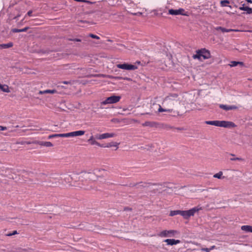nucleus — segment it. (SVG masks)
I'll list each match as a JSON object with an SVG mask.
<instances>
[{
	"instance_id": "nucleus-12",
	"label": "nucleus",
	"mask_w": 252,
	"mask_h": 252,
	"mask_svg": "<svg viewBox=\"0 0 252 252\" xmlns=\"http://www.w3.org/2000/svg\"><path fill=\"white\" fill-rule=\"evenodd\" d=\"M163 242L166 243L168 245L173 246L180 243L181 241L173 239H167L164 240Z\"/></svg>"
},
{
	"instance_id": "nucleus-27",
	"label": "nucleus",
	"mask_w": 252,
	"mask_h": 252,
	"mask_svg": "<svg viewBox=\"0 0 252 252\" xmlns=\"http://www.w3.org/2000/svg\"><path fill=\"white\" fill-rule=\"evenodd\" d=\"M85 131L84 130H78L73 131L74 136H81L84 134Z\"/></svg>"
},
{
	"instance_id": "nucleus-44",
	"label": "nucleus",
	"mask_w": 252,
	"mask_h": 252,
	"mask_svg": "<svg viewBox=\"0 0 252 252\" xmlns=\"http://www.w3.org/2000/svg\"><path fill=\"white\" fill-rule=\"evenodd\" d=\"M201 250L202 251H204V252H210V250L209 248H202L201 249Z\"/></svg>"
},
{
	"instance_id": "nucleus-37",
	"label": "nucleus",
	"mask_w": 252,
	"mask_h": 252,
	"mask_svg": "<svg viewBox=\"0 0 252 252\" xmlns=\"http://www.w3.org/2000/svg\"><path fill=\"white\" fill-rule=\"evenodd\" d=\"M116 78H117L118 79H124L125 80H127V81L131 80V79L130 78L126 77H117Z\"/></svg>"
},
{
	"instance_id": "nucleus-33",
	"label": "nucleus",
	"mask_w": 252,
	"mask_h": 252,
	"mask_svg": "<svg viewBox=\"0 0 252 252\" xmlns=\"http://www.w3.org/2000/svg\"><path fill=\"white\" fill-rule=\"evenodd\" d=\"M238 61H232L230 65L231 67L236 66L238 65Z\"/></svg>"
},
{
	"instance_id": "nucleus-2",
	"label": "nucleus",
	"mask_w": 252,
	"mask_h": 252,
	"mask_svg": "<svg viewBox=\"0 0 252 252\" xmlns=\"http://www.w3.org/2000/svg\"><path fill=\"white\" fill-rule=\"evenodd\" d=\"M201 57L204 60L210 59L211 57L210 51L205 48H202L196 50V54L192 56V58L194 59H198L199 60H201Z\"/></svg>"
},
{
	"instance_id": "nucleus-42",
	"label": "nucleus",
	"mask_w": 252,
	"mask_h": 252,
	"mask_svg": "<svg viewBox=\"0 0 252 252\" xmlns=\"http://www.w3.org/2000/svg\"><path fill=\"white\" fill-rule=\"evenodd\" d=\"M166 129H174V126H171L170 125H166L165 126V127H164Z\"/></svg>"
},
{
	"instance_id": "nucleus-32",
	"label": "nucleus",
	"mask_w": 252,
	"mask_h": 252,
	"mask_svg": "<svg viewBox=\"0 0 252 252\" xmlns=\"http://www.w3.org/2000/svg\"><path fill=\"white\" fill-rule=\"evenodd\" d=\"M88 36L91 37L93 38L97 39H99L100 38L99 36H98L97 35H95L94 34H93V33H90L88 35Z\"/></svg>"
},
{
	"instance_id": "nucleus-35",
	"label": "nucleus",
	"mask_w": 252,
	"mask_h": 252,
	"mask_svg": "<svg viewBox=\"0 0 252 252\" xmlns=\"http://www.w3.org/2000/svg\"><path fill=\"white\" fill-rule=\"evenodd\" d=\"M230 159L231 161H235V160L243 161L244 160V159H243L242 158H231Z\"/></svg>"
},
{
	"instance_id": "nucleus-25",
	"label": "nucleus",
	"mask_w": 252,
	"mask_h": 252,
	"mask_svg": "<svg viewBox=\"0 0 252 252\" xmlns=\"http://www.w3.org/2000/svg\"><path fill=\"white\" fill-rule=\"evenodd\" d=\"M57 91L55 89L54 90H46L45 91H40L39 92V94H55L57 93Z\"/></svg>"
},
{
	"instance_id": "nucleus-14",
	"label": "nucleus",
	"mask_w": 252,
	"mask_h": 252,
	"mask_svg": "<svg viewBox=\"0 0 252 252\" xmlns=\"http://www.w3.org/2000/svg\"><path fill=\"white\" fill-rule=\"evenodd\" d=\"M158 123L155 122L146 121L142 124L143 126H149L151 127H157Z\"/></svg>"
},
{
	"instance_id": "nucleus-46",
	"label": "nucleus",
	"mask_w": 252,
	"mask_h": 252,
	"mask_svg": "<svg viewBox=\"0 0 252 252\" xmlns=\"http://www.w3.org/2000/svg\"><path fill=\"white\" fill-rule=\"evenodd\" d=\"M6 129H7V127L0 126V130H5Z\"/></svg>"
},
{
	"instance_id": "nucleus-31",
	"label": "nucleus",
	"mask_w": 252,
	"mask_h": 252,
	"mask_svg": "<svg viewBox=\"0 0 252 252\" xmlns=\"http://www.w3.org/2000/svg\"><path fill=\"white\" fill-rule=\"evenodd\" d=\"M103 134H96L94 135V138L95 139H99V140H100V139H103Z\"/></svg>"
},
{
	"instance_id": "nucleus-29",
	"label": "nucleus",
	"mask_w": 252,
	"mask_h": 252,
	"mask_svg": "<svg viewBox=\"0 0 252 252\" xmlns=\"http://www.w3.org/2000/svg\"><path fill=\"white\" fill-rule=\"evenodd\" d=\"M180 212L181 210L171 211L169 214V216L172 217L177 215H180Z\"/></svg>"
},
{
	"instance_id": "nucleus-57",
	"label": "nucleus",
	"mask_w": 252,
	"mask_h": 252,
	"mask_svg": "<svg viewBox=\"0 0 252 252\" xmlns=\"http://www.w3.org/2000/svg\"><path fill=\"white\" fill-rule=\"evenodd\" d=\"M230 156H235V155L232 154H230Z\"/></svg>"
},
{
	"instance_id": "nucleus-51",
	"label": "nucleus",
	"mask_w": 252,
	"mask_h": 252,
	"mask_svg": "<svg viewBox=\"0 0 252 252\" xmlns=\"http://www.w3.org/2000/svg\"><path fill=\"white\" fill-rule=\"evenodd\" d=\"M131 210H132L131 208H129L128 207H125L124 209V211H131Z\"/></svg>"
},
{
	"instance_id": "nucleus-34",
	"label": "nucleus",
	"mask_w": 252,
	"mask_h": 252,
	"mask_svg": "<svg viewBox=\"0 0 252 252\" xmlns=\"http://www.w3.org/2000/svg\"><path fill=\"white\" fill-rule=\"evenodd\" d=\"M68 40H69V41H76V42H81V41H82V39H81L80 38H68Z\"/></svg>"
},
{
	"instance_id": "nucleus-50",
	"label": "nucleus",
	"mask_w": 252,
	"mask_h": 252,
	"mask_svg": "<svg viewBox=\"0 0 252 252\" xmlns=\"http://www.w3.org/2000/svg\"><path fill=\"white\" fill-rule=\"evenodd\" d=\"M38 176L43 179H44V177L46 176L43 173H40Z\"/></svg>"
},
{
	"instance_id": "nucleus-3",
	"label": "nucleus",
	"mask_w": 252,
	"mask_h": 252,
	"mask_svg": "<svg viewBox=\"0 0 252 252\" xmlns=\"http://www.w3.org/2000/svg\"><path fill=\"white\" fill-rule=\"evenodd\" d=\"M121 97L119 95H113L106 98V99L101 102L102 105L107 104L115 103L120 101Z\"/></svg>"
},
{
	"instance_id": "nucleus-30",
	"label": "nucleus",
	"mask_w": 252,
	"mask_h": 252,
	"mask_svg": "<svg viewBox=\"0 0 252 252\" xmlns=\"http://www.w3.org/2000/svg\"><path fill=\"white\" fill-rule=\"evenodd\" d=\"M51 52H52V51L49 49H41L40 50V53L42 54H49Z\"/></svg>"
},
{
	"instance_id": "nucleus-13",
	"label": "nucleus",
	"mask_w": 252,
	"mask_h": 252,
	"mask_svg": "<svg viewBox=\"0 0 252 252\" xmlns=\"http://www.w3.org/2000/svg\"><path fill=\"white\" fill-rule=\"evenodd\" d=\"M94 137L92 135L90 138L88 140V142L92 145H96L99 147L103 146V144H100L99 143L95 140Z\"/></svg>"
},
{
	"instance_id": "nucleus-21",
	"label": "nucleus",
	"mask_w": 252,
	"mask_h": 252,
	"mask_svg": "<svg viewBox=\"0 0 252 252\" xmlns=\"http://www.w3.org/2000/svg\"><path fill=\"white\" fill-rule=\"evenodd\" d=\"M13 46V44L12 42H9L6 44H0V48L1 49H7L12 47Z\"/></svg>"
},
{
	"instance_id": "nucleus-59",
	"label": "nucleus",
	"mask_w": 252,
	"mask_h": 252,
	"mask_svg": "<svg viewBox=\"0 0 252 252\" xmlns=\"http://www.w3.org/2000/svg\"><path fill=\"white\" fill-rule=\"evenodd\" d=\"M137 63L139 64L140 63V62H137Z\"/></svg>"
},
{
	"instance_id": "nucleus-4",
	"label": "nucleus",
	"mask_w": 252,
	"mask_h": 252,
	"mask_svg": "<svg viewBox=\"0 0 252 252\" xmlns=\"http://www.w3.org/2000/svg\"><path fill=\"white\" fill-rule=\"evenodd\" d=\"M199 210L196 207L193 208L187 211H181L180 215L183 217L185 219H189L190 217L193 216L194 214Z\"/></svg>"
},
{
	"instance_id": "nucleus-24",
	"label": "nucleus",
	"mask_w": 252,
	"mask_h": 252,
	"mask_svg": "<svg viewBox=\"0 0 252 252\" xmlns=\"http://www.w3.org/2000/svg\"><path fill=\"white\" fill-rule=\"evenodd\" d=\"M230 1L228 0H221L220 1V5L221 7L228 6L231 8V6L228 5Z\"/></svg>"
},
{
	"instance_id": "nucleus-39",
	"label": "nucleus",
	"mask_w": 252,
	"mask_h": 252,
	"mask_svg": "<svg viewBox=\"0 0 252 252\" xmlns=\"http://www.w3.org/2000/svg\"><path fill=\"white\" fill-rule=\"evenodd\" d=\"M53 138H58V136H57V134H53L51 135H49L48 137V139H50Z\"/></svg>"
},
{
	"instance_id": "nucleus-41",
	"label": "nucleus",
	"mask_w": 252,
	"mask_h": 252,
	"mask_svg": "<svg viewBox=\"0 0 252 252\" xmlns=\"http://www.w3.org/2000/svg\"><path fill=\"white\" fill-rule=\"evenodd\" d=\"M57 136L58 137H66L65 133H60V134H57Z\"/></svg>"
},
{
	"instance_id": "nucleus-38",
	"label": "nucleus",
	"mask_w": 252,
	"mask_h": 252,
	"mask_svg": "<svg viewBox=\"0 0 252 252\" xmlns=\"http://www.w3.org/2000/svg\"><path fill=\"white\" fill-rule=\"evenodd\" d=\"M205 123L206 124H207V125H213L214 126V124H215V121H205Z\"/></svg>"
},
{
	"instance_id": "nucleus-56",
	"label": "nucleus",
	"mask_w": 252,
	"mask_h": 252,
	"mask_svg": "<svg viewBox=\"0 0 252 252\" xmlns=\"http://www.w3.org/2000/svg\"><path fill=\"white\" fill-rule=\"evenodd\" d=\"M248 1L249 2L252 3V0H248Z\"/></svg>"
},
{
	"instance_id": "nucleus-7",
	"label": "nucleus",
	"mask_w": 252,
	"mask_h": 252,
	"mask_svg": "<svg viewBox=\"0 0 252 252\" xmlns=\"http://www.w3.org/2000/svg\"><path fill=\"white\" fill-rule=\"evenodd\" d=\"M178 232L174 230H163L160 232L158 235L161 237H167L174 236Z\"/></svg>"
},
{
	"instance_id": "nucleus-58",
	"label": "nucleus",
	"mask_w": 252,
	"mask_h": 252,
	"mask_svg": "<svg viewBox=\"0 0 252 252\" xmlns=\"http://www.w3.org/2000/svg\"><path fill=\"white\" fill-rule=\"evenodd\" d=\"M52 178H53L52 177H50V182H51V181H52L51 179H52Z\"/></svg>"
},
{
	"instance_id": "nucleus-47",
	"label": "nucleus",
	"mask_w": 252,
	"mask_h": 252,
	"mask_svg": "<svg viewBox=\"0 0 252 252\" xmlns=\"http://www.w3.org/2000/svg\"><path fill=\"white\" fill-rule=\"evenodd\" d=\"M62 83L66 85L71 84V81H64L62 82Z\"/></svg>"
},
{
	"instance_id": "nucleus-49",
	"label": "nucleus",
	"mask_w": 252,
	"mask_h": 252,
	"mask_svg": "<svg viewBox=\"0 0 252 252\" xmlns=\"http://www.w3.org/2000/svg\"><path fill=\"white\" fill-rule=\"evenodd\" d=\"M180 115L179 112L178 111H174V115H173V116L175 117L176 116Z\"/></svg>"
},
{
	"instance_id": "nucleus-26",
	"label": "nucleus",
	"mask_w": 252,
	"mask_h": 252,
	"mask_svg": "<svg viewBox=\"0 0 252 252\" xmlns=\"http://www.w3.org/2000/svg\"><path fill=\"white\" fill-rule=\"evenodd\" d=\"M103 139H106L110 137H114L116 135V134L114 133H103Z\"/></svg>"
},
{
	"instance_id": "nucleus-16",
	"label": "nucleus",
	"mask_w": 252,
	"mask_h": 252,
	"mask_svg": "<svg viewBox=\"0 0 252 252\" xmlns=\"http://www.w3.org/2000/svg\"><path fill=\"white\" fill-rule=\"evenodd\" d=\"M37 144L42 146H45V147H52L53 146V144L50 142H47V141H38Z\"/></svg>"
},
{
	"instance_id": "nucleus-55",
	"label": "nucleus",
	"mask_w": 252,
	"mask_h": 252,
	"mask_svg": "<svg viewBox=\"0 0 252 252\" xmlns=\"http://www.w3.org/2000/svg\"><path fill=\"white\" fill-rule=\"evenodd\" d=\"M134 184H132V183H130L129 185V187H133L134 186H133Z\"/></svg>"
},
{
	"instance_id": "nucleus-52",
	"label": "nucleus",
	"mask_w": 252,
	"mask_h": 252,
	"mask_svg": "<svg viewBox=\"0 0 252 252\" xmlns=\"http://www.w3.org/2000/svg\"><path fill=\"white\" fill-rule=\"evenodd\" d=\"M238 65H240L241 66H244V63L242 62H238Z\"/></svg>"
},
{
	"instance_id": "nucleus-19",
	"label": "nucleus",
	"mask_w": 252,
	"mask_h": 252,
	"mask_svg": "<svg viewBox=\"0 0 252 252\" xmlns=\"http://www.w3.org/2000/svg\"><path fill=\"white\" fill-rule=\"evenodd\" d=\"M119 144V143L115 142H111L108 143L107 145L103 144V146H101V147H116L118 148V146Z\"/></svg>"
},
{
	"instance_id": "nucleus-10",
	"label": "nucleus",
	"mask_w": 252,
	"mask_h": 252,
	"mask_svg": "<svg viewBox=\"0 0 252 252\" xmlns=\"http://www.w3.org/2000/svg\"><path fill=\"white\" fill-rule=\"evenodd\" d=\"M236 126L232 122L220 121V127H223L225 128H231L234 127Z\"/></svg>"
},
{
	"instance_id": "nucleus-20",
	"label": "nucleus",
	"mask_w": 252,
	"mask_h": 252,
	"mask_svg": "<svg viewBox=\"0 0 252 252\" xmlns=\"http://www.w3.org/2000/svg\"><path fill=\"white\" fill-rule=\"evenodd\" d=\"M241 229L247 232L252 233V226L251 225H243L241 226Z\"/></svg>"
},
{
	"instance_id": "nucleus-60",
	"label": "nucleus",
	"mask_w": 252,
	"mask_h": 252,
	"mask_svg": "<svg viewBox=\"0 0 252 252\" xmlns=\"http://www.w3.org/2000/svg\"><path fill=\"white\" fill-rule=\"evenodd\" d=\"M19 15H18V16H16V17H15V19H16V18H17V17H19Z\"/></svg>"
},
{
	"instance_id": "nucleus-15",
	"label": "nucleus",
	"mask_w": 252,
	"mask_h": 252,
	"mask_svg": "<svg viewBox=\"0 0 252 252\" xmlns=\"http://www.w3.org/2000/svg\"><path fill=\"white\" fill-rule=\"evenodd\" d=\"M239 9L241 10L246 11L247 14H250L252 13V8L248 6H245V4H243L242 6L240 7Z\"/></svg>"
},
{
	"instance_id": "nucleus-23",
	"label": "nucleus",
	"mask_w": 252,
	"mask_h": 252,
	"mask_svg": "<svg viewBox=\"0 0 252 252\" xmlns=\"http://www.w3.org/2000/svg\"><path fill=\"white\" fill-rule=\"evenodd\" d=\"M0 90L3 92L9 93L10 90L7 85H2L0 83Z\"/></svg>"
},
{
	"instance_id": "nucleus-22",
	"label": "nucleus",
	"mask_w": 252,
	"mask_h": 252,
	"mask_svg": "<svg viewBox=\"0 0 252 252\" xmlns=\"http://www.w3.org/2000/svg\"><path fill=\"white\" fill-rule=\"evenodd\" d=\"M217 31H220L222 32H228L232 31H233V30L232 29H227L222 27H218L216 28Z\"/></svg>"
},
{
	"instance_id": "nucleus-18",
	"label": "nucleus",
	"mask_w": 252,
	"mask_h": 252,
	"mask_svg": "<svg viewBox=\"0 0 252 252\" xmlns=\"http://www.w3.org/2000/svg\"><path fill=\"white\" fill-rule=\"evenodd\" d=\"M29 29H30V27H25V28H24L23 29H18L15 28V29H12L11 30V32H14V33H15V32H26Z\"/></svg>"
},
{
	"instance_id": "nucleus-45",
	"label": "nucleus",
	"mask_w": 252,
	"mask_h": 252,
	"mask_svg": "<svg viewBox=\"0 0 252 252\" xmlns=\"http://www.w3.org/2000/svg\"><path fill=\"white\" fill-rule=\"evenodd\" d=\"M174 129H176L178 130H184L186 129L183 127H174Z\"/></svg>"
},
{
	"instance_id": "nucleus-1",
	"label": "nucleus",
	"mask_w": 252,
	"mask_h": 252,
	"mask_svg": "<svg viewBox=\"0 0 252 252\" xmlns=\"http://www.w3.org/2000/svg\"><path fill=\"white\" fill-rule=\"evenodd\" d=\"M178 95L177 94H173L166 96L162 102V105L164 108L159 105L158 109V112H172L173 111V109L171 108L178 103Z\"/></svg>"
},
{
	"instance_id": "nucleus-6",
	"label": "nucleus",
	"mask_w": 252,
	"mask_h": 252,
	"mask_svg": "<svg viewBox=\"0 0 252 252\" xmlns=\"http://www.w3.org/2000/svg\"><path fill=\"white\" fill-rule=\"evenodd\" d=\"M118 68L125 69L127 70H134L137 68V66L134 64H129L128 63H124L122 64H117Z\"/></svg>"
},
{
	"instance_id": "nucleus-8",
	"label": "nucleus",
	"mask_w": 252,
	"mask_h": 252,
	"mask_svg": "<svg viewBox=\"0 0 252 252\" xmlns=\"http://www.w3.org/2000/svg\"><path fill=\"white\" fill-rule=\"evenodd\" d=\"M148 185L153 186H162V183H147L143 182H140L135 184H133V186H137V188H144L148 187Z\"/></svg>"
},
{
	"instance_id": "nucleus-28",
	"label": "nucleus",
	"mask_w": 252,
	"mask_h": 252,
	"mask_svg": "<svg viewBox=\"0 0 252 252\" xmlns=\"http://www.w3.org/2000/svg\"><path fill=\"white\" fill-rule=\"evenodd\" d=\"M222 174L223 173L222 171H220L219 172L214 174L213 177L218 179L224 178V177H222Z\"/></svg>"
},
{
	"instance_id": "nucleus-48",
	"label": "nucleus",
	"mask_w": 252,
	"mask_h": 252,
	"mask_svg": "<svg viewBox=\"0 0 252 252\" xmlns=\"http://www.w3.org/2000/svg\"><path fill=\"white\" fill-rule=\"evenodd\" d=\"M32 10H30V11H29L27 12V15H28L29 16H32Z\"/></svg>"
},
{
	"instance_id": "nucleus-5",
	"label": "nucleus",
	"mask_w": 252,
	"mask_h": 252,
	"mask_svg": "<svg viewBox=\"0 0 252 252\" xmlns=\"http://www.w3.org/2000/svg\"><path fill=\"white\" fill-rule=\"evenodd\" d=\"M168 14L172 15H184L188 16V12H186L183 8H179L178 9H170L168 10Z\"/></svg>"
},
{
	"instance_id": "nucleus-11",
	"label": "nucleus",
	"mask_w": 252,
	"mask_h": 252,
	"mask_svg": "<svg viewBox=\"0 0 252 252\" xmlns=\"http://www.w3.org/2000/svg\"><path fill=\"white\" fill-rule=\"evenodd\" d=\"M219 107L220 108L222 109L225 111L236 110L238 109V107L235 105H227L224 104H220Z\"/></svg>"
},
{
	"instance_id": "nucleus-9",
	"label": "nucleus",
	"mask_w": 252,
	"mask_h": 252,
	"mask_svg": "<svg viewBox=\"0 0 252 252\" xmlns=\"http://www.w3.org/2000/svg\"><path fill=\"white\" fill-rule=\"evenodd\" d=\"M81 174H82V175L79 176L78 174L74 173L71 174V181H74L75 182L80 181L81 180L82 181L83 178L87 177L90 174L89 173H86V172H81Z\"/></svg>"
},
{
	"instance_id": "nucleus-53",
	"label": "nucleus",
	"mask_w": 252,
	"mask_h": 252,
	"mask_svg": "<svg viewBox=\"0 0 252 252\" xmlns=\"http://www.w3.org/2000/svg\"><path fill=\"white\" fill-rule=\"evenodd\" d=\"M215 248H216V246L214 245V246H211V247L210 248H209V249L210 251H211V250H213V249H215Z\"/></svg>"
},
{
	"instance_id": "nucleus-36",
	"label": "nucleus",
	"mask_w": 252,
	"mask_h": 252,
	"mask_svg": "<svg viewBox=\"0 0 252 252\" xmlns=\"http://www.w3.org/2000/svg\"><path fill=\"white\" fill-rule=\"evenodd\" d=\"M66 137H74L73 131L65 133Z\"/></svg>"
},
{
	"instance_id": "nucleus-43",
	"label": "nucleus",
	"mask_w": 252,
	"mask_h": 252,
	"mask_svg": "<svg viewBox=\"0 0 252 252\" xmlns=\"http://www.w3.org/2000/svg\"><path fill=\"white\" fill-rule=\"evenodd\" d=\"M220 121H215V124H214V126H220Z\"/></svg>"
},
{
	"instance_id": "nucleus-40",
	"label": "nucleus",
	"mask_w": 252,
	"mask_h": 252,
	"mask_svg": "<svg viewBox=\"0 0 252 252\" xmlns=\"http://www.w3.org/2000/svg\"><path fill=\"white\" fill-rule=\"evenodd\" d=\"M17 233H18L17 231L16 230H14L12 233H9L7 234L6 235L8 236H11L16 234Z\"/></svg>"
},
{
	"instance_id": "nucleus-17",
	"label": "nucleus",
	"mask_w": 252,
	"mask_h": 252,
	"mask_svg": "<svg viewBox=\"0 0 252 252\" xmlns=\"http://www.w3.org/2000/svg\"><path fill=\"white\" fill-rule=\"evenodd\" d=\"M62 179H63L65 183H70L72 182L71 175L64 174L61 177Z\"/></svg>"
},
{
	"instance_id": "nucleus-54",
	"label": "nucleus",
	"mask_w": 252,
	"mask_h": 252,
	"mask_svg": "<svg viewBox=\"0 0 252 252\" xmlns=\"http://www.w3.org/2000/svg\"><path fill=\"white\" fill-rule=\"evenodd\" d=\"M157 190H158V189H153L152 191H151V192H152V193H155L157 192Z\"/></svg>"
}]
</instances>
